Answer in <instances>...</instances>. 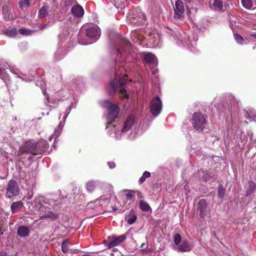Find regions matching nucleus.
I'll use <instances>...</instances> for the list:
<instances>
[{"instance_id":"nucleus-1","label":"nucleus","mask_w":256,"mask_h":256,"mask_svg":"<svg viewBox=\"0 0 256 256\" xmlns=\"http://www.w3.org/2000/svg\"><path fill=\"white\" fill-rule=\"evenodd\" d=\"M39 154L40 152L38 148V144L32 142H26L24 145L20 147L18 151V156H20L28 154L37 155Z\"/></svg>"},{"instance_id":"nucleus-2","label":"nucleus","mask_w":256,"mask_h":256,"mask_svg":"<svg viewBox=\"0 0 256 256\" xmlns=\"http://www.w3.org/2000/svg\"><path fill=\"white\" fill-rule=\"evenodd\" d=\"M191 122L196 130L202 131L205 128L206 120L202 114L196 112L192 115Z\"/></svg>"},{"instance_id":"nucleus-3","label":"nucleus","mask_w":256,"mask_h":256,"mask_svg":"<svg viewBox=\"0 0 256 256\" xmlns=\"http://www.w3.org/2000/svg\"><path fill=\"white\" fill-rule=\"evenodd\" d=\"M20 188L17 182L14 180H10L6 186V197L7 198L16 197L19 195Z\"/></svg>"},{"instance_id":"nucleus-4","label":"nucleus","mask_w":256,"mask_h":256,"mask_svg":"<svg viewBox=\"0 0 256 256\" xmlns=\"http://www.w3.org/2000/svg\"><path fill=\"white\" fill-rule=\"evenodd\" d=\"M135 122V116L132 114H130L126 118L122 128H120L114 132L115 136L118 139L121 137L122 132L128 131L132 127Z\"/></svg>"},{"instance_id":"nucleus-5","label":"nucleus","mask_w":256,"mask_h":256,"mask_svg":"<svg viewBox=\"0 0 256 256\" xmlns=\"http://www.w3.org/2000/svg\"><path fill=\"white\" fill-rule=\"evenodd\" d=\"M150 108L151 113L154 117L160 114L162 110V102L158 96L152 100L150 104Z\"/></svg>"},{"instance_id":"nucleus-6","label":"nucleus","mask_w":256,"mask_h":256,"mask_svg":"<svg viewBox=\"0 0 256 256\" xmlns=\"http://www.w3.org/2000/svg\"><path fill=\"white\" fill-rule=\"evenodd\" d=\"M39 216L40 220H44L47 218L50 219H56L58 218V214L50 212L49 208L42 204L39 208Z\"/></svg>"},{"instance_id":"nucleus-7","label":"nucleus","mask_w":256,"mask_h":256,"mask_svg":"<svg viewBox=\"0 0 256 256\" xmlns=\"http://www.w3.org/2000/svg\"><path fill=\"white\" fill-rule=\"evenodd\" d=\"M102 106L105 108H107L108 114L106 116V129H108L112 123V102L109 100H106L103 102Z\"/></svg>"},{"instance_id":"nucleus-8","label":"nucleus","mask_w":256,"mask_h":256,"mask_svg":"<svg viewBox=\"0 0 256 256\" xmlns=\"http://www.w3.org/2000/svg\"><path fill=\"white\" fill-rule=\"evenodd\" d=\"M174 18H180L182 17H183L184 13V4L181 0H178L176 2L175 6L174 7Z\"/></svg>"},{"instance_id":"nucleus-9","label":"nucleus","mask_w":256,"mask_h":256,"mask_svg":"<svg viewBox=\"0 0 256 256\" xmlns=\"http://www.w3.org/2000/svg\"><path fill=\"white\" fill-rule=\"evenodd\" d=\"M86 35L95 40H98L100 35V30L98 26L90 27L86 29Z\"/></svg>"},{"instance_id":"nucleus-10","label":"nucleus","mask_w":256,"mask_h":256,"mask_svg":"<svg viewBox=\"0 0 256 256\" xmlns=\"http://www.w3.org/2000/svg\"><path fill=\"white\" fill-rule=\"evenodd\" d=\"M136 219L137 216L133 210H131L125 214L124 220L129 224H133Z\"/></svg>"},{"instance_id":"nucleus-11","label":"nucleus","mask_w":256,"mask_h":256,"mask_svg":"<svg viewBox=\"0 0 256 256\" xmlns=\"http://www.w3.org/2000/svg\"><path fill=\"white\" fill-rule=\"evenodd\" d=\"M207 207V203L204 199L200 200L198 206V210L200 212V216L204 218L206 216V210Z\"/></svg>"},{"instance_id":"nucleus-12","label":"nucleus","mask_w":256,"mask_h":256,"mask_svg":"<svg viewBox=\"0 0 256 256\" xmlns=\"http://www.w3.org/2000/svg\"><path fill=\"white\" fill-rule=\"evenodd\" d=\"M192 246L190 243L186 240H182V243L180 244L178 248V250L179 252H189L191 250Z\"/></svg>"},{"instance_id":"nucleus-13","label":"nucleus","mask_w":256,"mask_h":256,"mask_svg":"<svg viewBox=\"0 0 256 256\" xmlns=\"http://www.w3.org/2000/svg\"><path fill=\"white\" fill-rule=\"evenodd\" d=\"M72 14L76 17L80 18L84 14L83 8L79 4L73 6L71 9Z\"/></svg>"},{"instance_id":"nucleus-14","label":"nucleus","mask_w":256,"mask_h":256,"mask_svg":"<svg viewBox=\"0 0 256 256\" xmlns=\"http://www.w3.org/2000/svg\"><path fill=\"white\" fill-rule=\"evenodd\" d=\"M2 14L4 16V20L6 21H8L14 18L12 12L7 6H2Z\"/></svg>"},{"instance_id":"nucleus-15","label":"nucleus","mask_w":256,"mask_h":256,"mask_svg":"<svg viewBox=\"0 0 256 256\" xmlns=\"http://www.w3.org/2000/svg\"><path fill=\"white\" fill-rule=\"evenodd\" d=\"M30 230V228L26 226H20L17 230L18 235L21 238H26L28 236Z\"/></svg>"},{"instance_id":"nucleus-16","label":"nucleus","mask_w":256,"mask_h":256,"mask_svg":"<svg viewBox=\"0 0 256 256\" xmlns=\"http://www.w3.org/2000/svg\"><path fill=\"white\" fill-rule=\"evenodd\" d=\"M124 86L125 84L124 82H121L120 85L119 96L122 100H127L129 98L128 93L125 89Z\"/></svg>"},{"instance_id":"nucleus-17","label":"nucleus","mask_w":256,"mask_h":256,"mask_svg":"<svg viewBox=\"0 0 256 256\" xmlns=\"http://www.w3.org/2000/svg\"><path fill=\"white\" fill-rule=\"evenodd\" d=\"M126 238V236L122 234L120 236H113V252H116V248L114 247L124 242Z\"/></svg>"},{"instance_id":"nucleus-18","label":"nucleus","mask_w":256,"mask_h":256,"mask_svg":"<svg viewBox=\"0 0 256 256\" xmlns=\"http://www.w3.org/2000/svg\"><path fill=\"white\" fill-rule=\"evenodd\" d=\"M144 59L147 63L154 64L155 63L156 57L152 53L146 52L144 54Z\"/></svg>"},{"instance_id":"nucleus-19","label":"nucleus","mask_w":256,"mask_h":256,"mask_svg":"<svg viewBox=\"0 0 256 256\" xmlns=\"http://www.w3.org/2000/svg\"><path fill=\"white\" fill-rule=\"evenodd\" d=\"M24 206V204L21 201L14 202L10 206V210L12 214L18 212Z\"/></svg>"},{"instance_id":"nucleus-20","label":"nucleus","mask_w":256,"mask_h":256,"mask_svg":"<svg viewBox=\"0 0 256 256\" xmlns=\"http://www.w3.org/2000/svg\"><path fill=\"white\" fill-rule=\"evenodd\" d=\"M49 7L47 5L43 6L39 10L38 16L40 18H42L48 14Z\"/></svg>"},{"instance_id":"nucleus-21","label":"nucleus","mask_w":256,"mask_h":256,"mask_svg":"<svg viewBox=\"0 0 256 256\" xmlns=\"http://www.w3.org/2000/svg\"><path fill=\"white\" fill-rule=\"evenodd\" d=\"M234 37L236 42L239 44L242 45L247 43V40L238 33L234 32Z\"/></svg>"},{"instance_id":"nucleus-22","label":"nucleus","mask_w":256,"mask_h":256,"mask_svg":"<svg viewBox=\"0 0 256 256\" xmlns=\"http://www.w3.org/2000/svg\"><path fill=\"white\" fill-rule=\"evenodd\" d=\"M256 189V185L254 182H248V188H247L246 194V196H248L254 193Z\"/></svg>"},{"instance_id":"nucleus-23","label":"nucleus","mask_w":256,"mask_h":256,"mask_svg":"<svg viewBox=\"0 0 256 256\" xmlns=\"http://www.w3.org/2000/svg\"><path fill=\"white\" fill-rule=\"evenodd\" d=\"M98 186L97 183L94 181H90L86 184V190L89 192H92Z\"/></svg>"},{"instance_id":"nucleus-24","label":"nucleus","mask_w":256,"mask_h":256,"mask_svg":"<svg viewBox=\"0 0 256 256\" xmlns=\"http://www.w3.org/2000/svg\"><path fill=\"white\" fill-rule=\"evenodd\" d=\"M140 210L144 212H148L151 210V208L149 204L143 200H140L139 204Z\"/></svg>"},{"instance_id":"nucleus-25","label":"nucleus","mask_w":256,"mask_h":256,"mask_svg":"<svg viewBox=\"0 0 256 256\" xmlns=\"http://www.w3.org/2000/svg\"><path fill=\"white\" fill-rule=\"evenodd\" d=\"M125 0H113V4L117 8L123 9L125 8Z\"/></svg>"},{"instance_id":"nucleus-26","label":"nucleus","mask_w":256,"mask_h":256,"mask_svg":"<svg viewBox=\"0 0 256 256\" xmlns=\"http://www.w3.org/2000/svg\"><path fill=\"white\" fill-rule=\"evenodd\" d=\"M212 5L214 6V8L217 10H223V4L220 0H214Z\"/></svg>"},{"instance_id":"nucleus-27","label":"nucleus","mask_w":256,"mask_h":256,"mask_svg":"<svg viewBox=\"0 0 256 256\" xmlns=\"http://www.w3.org/2000/svg\"><path fill=\"white\" fill-rule=\"evenodd\" d=\"M69 242L68 240H64L61 245V249L64 253H67L69 250L68 248Z\"/></svg>"},{"instance_id":"nucleus-28","label":"nucleus","mask_w":256,"mask_h":256,"mask_svg":"<svg viewBox=\"0 0 256 256\" xmlns=\"http://www.w3.org/2000/svg\"><path fill=\"white\" fill-rule=\"evenodd\" d=\"M242 4L243 6L246 9L252 8V0H242Z\"/></svg>"},{"instance_id":"nucleus-29","label":"nucleus","mask_w":256,"mask_h":256,"mask_svg":"<svg viewBox=\"0 0 256 256\" xmlns=\"http://www.w3.org/2000/svg\"><path fill=\"white\" fill-rule=\"evenodd\" d=\"M150 172L148 171H145L143 174L142 176L140 178L138 182L140 184H142L146 180V178H148L150 177Z\"/></svg>"},{"instance_id":"nucleus-30","label":"nucleus","mask_w":256,"mask_h":256,"mask_svg":"<svg viewBox=\"0 0 256 256\" xmlns=\"http://www.w3.org/2000/svg\"><path fill=\"white\" fill-rule=\"evenodd\" d=\"M103 244L108 248H112V238L110 236H108L107 240H104L103 241Z\"/></svg>"},{"instance_id":"nucleus-31","label":"nucleus","mask_w":256,"mask_h":256,"mask_svg":"<svg viewBox=\"0 0 256 256\" xmlns=\"http://www.w3.org/2000/svg\"><path fill=\"white\" fill-rule=\"evenodd\" d=\"M225 194V188L222 185L220 184L218 188V196L222 198Z\"/></svg>"},{"instance_id":"nucleus-32","label":"nucleus","mask_w":256,"mask_h":256,"mask_svg":"<svg viewBox=\"0 0 256 256\" xmlns=\"http://www.w3.org/2000/svg\"><path fill=\"white\" fill-rule=\"evenodd\" d=\"M120 112V108L119 106L114 104H113V119L116 118Z\"/></svg>"},{"instance_id":"nucleus-33","label":"nucleus","mask_w":256,"mask_h":256,"mask_svg":"<svg viewBox=\"0 0 256 256\" xmlns=\"http://www.w3.org/2000/svg\"><path fill=\"white\" fill-rule=\"evenodd\" d=\"M182 241V238L179 234H175L174 236V242L175 244L178 246Z\"/></svg>"},{"instance_id":"nucleus-34","label":"nucleus","mask_w":256,"mask_h":256,"mask_svg":"<svg viewBox=\"0 0 256 256\" xmlns=\"http://www.w3.org/2000/svg\"><path fill=\"white\" fill-rule=\"evenodd\" d=\"M35 30H28L27 29L25 28H20L19 30V32L23 35H30L33 32H34Z\"/></svg>"},{"instance_id":"nucleus-35","label":"nucleus","mask_w":256,"mask_h":256,"mask_svg":"<svg viewBox=\"0 0 256 256\" xmlns=\"http://www.w3.org/2000/svg\"><path fill=\"white\" fill-rule=\"evenodd\" d=\"M6 33L8 36L13 37L17 34V30L15 28H14L10 30H7Z\"/></svg>"},{"instance_id":"nucleus-36","label":"nucleus","mask_w":256,"mask_h":256,"mask_svg":"<svg viewBox=\"0 0 256 256\" xmlns=\"http://www.w3.org/2000/svg\"><path fill=\"white\" fill-rule=\"evenodd\" d=\"M126 209L125 208H124V206H122L120 208H119L117 206H116L114 208H113V212H117L118 213L122 214V213L126 211Z\"/></svg>"},{"instance_id":"nucleus-37","label":"nucleus","mask_w":256,"mask_h":256,"mask_svg":"<svg viewBox=\"0 0 256 256\" xmlns=\"http://www.w3.org/2000/svg\"><path fill=\"white\" fill-rule=\"evenodd\" d=\"M130 47V42L126 41V42H124V46H122V48L123 51H126L127 50H128L129 49Z\"/></svg>"},{"instance_id":"nucleus-38","label":"nucleus","mask_w":256,"mask_h":256,"mask_svg":"<svg viewBox=\"0 0 256 256\" xmlns=\"http://www.w3.org/2000/svg\"><path fill=\"white\" fill-rule=\"evenodd\" d=\"M126 191L128 192L126 194V197L128 200H130L134 197V194L130 192V190H126Z\"/></svg>"},{"instance_id":"nucleus-39","label":"nucleus","mask_w":256,"mask_h":256,"mask_svg":"<svg viewBox=\"0 0 256 256\" xmlns=\"http://www.w3.org/2000/svg\"><path fill=\"white\" fill-rule=\"evenodd\" d=\"M108 91V93L110 94L111 92L112 91V79H110L109 80Z\"/></svg>"},{"instance_id":"nucleus-40","label":"nucleus","mask_w":256,"mask_h":256,"mask_svg":"<svg viewBox=\"0 0 256 256\" xmlns=\"http://www.w3.org/2000/svg\"><path fill=\"white\" fill-rule=\"evenodd\" d=\"M6 70L4 68H2L0 66V78L4 80V76H5Z\"/></svg>"},{"instance_id":"nucleus-41","label":"nucleus","mask_w":256,"mask_h":256,"mask_svg":"<svg viewBox=\"0 0 256 256\" xmlns=\"http://www.w3.org/2000/svg\"><path fill=\"white\" fill-rule=\"evenodd\" d=\"M34 196V193H33V192L32 191H30V192H28V194H27V199L28 200H30L32 196Z\"/></svg>"},{"instance_id":"nucleus-42","label":"nucleus","mask_w":256,"mask_h":256,"mask_svg":"<svg viewBox=\"0 0 256 256\" xmlns=\"http://www.w3.org/2000/svg\"><path fill=\"white\" fill-rule=\"evenodd\" d=\"M116 54H118V56H120V57L122 56V54H121V52L119 50H116Z\"/></svg>"},{"instance_id":"nucleus-43","label":"nucleus","mask_w":256,"mask_h":256,"mask_svg":"<svg viewBox=\"0 0 256 256\" xmlns=\"http://www.w3.org/2000/svg\"><path fill=\"white\" fill-rule=\"evenodd\" d=\"M47 25H48L47 24L42 25V26H40V30H44V28H46Z\"/></svg>"},{"instance_id":"nucleus-44","label":"nucleus","mask_w":256,"mask_h":256,"mask_svg":"<svg viewBox=\"0 0 256 256\" xmlns=\"http://www.w3.org/2000/svg\"><path fill=\"white\" fill-rule=\"evenodd\" d=\"M0 256H7V253L6 252H0Z\"/></svg>"},{"instance_id":"nucleus-45","label":"nucleus","mask_w":256,"mask_h":256,"mask_svg":"<svg viewBox=\"0 0 256 256\" xmlns=\"http://www.w3.org/2000/svg\"><path fill=\"white\" fill-rule=\"evenodd\" d=\"M50 202V204H52V202H53L54 204H52L54 206H57L58 204V203H56L54 200H52V201Z\"/></svg>"},{"instance_id":"nucleus-46","label":"nucleus","mask_w":256,"mask_h":256,"mask_svg":"<svg viewBox=\"0 0 256 256\" xmlns=\"http://www.w3.org/2000/svg\"><path fill=\"white\" fill-rule=\"evenodd\" d=\"M137 194H138V198H142L143 197L142 196V194L140 192L138 191Z\"/></svg>"},{"instance_id":"nucleus-47","label":"nucleus","mask_w":256,"mask_h":256,"mask_svg":"<svg viewBox=\"0 0 256 256\" xmlns=\"http://www.w3.org/2000/svg\"><path fill=\"white\" fill-rule=\"evenodd\" d=\"M184 1H185L187 3H191L192 1V0H184Z\"/></svg>"},{"instance_id":"nucleus-48","label":"nucleus","mask_w":256,"mask_h":256,"mask_svg":"<svg viewBox=\"0 0 256 256\" xmlns=\"http://www.w3.org/2000/svg\"><path fill=\"white\" fill-rule=\"evenodd\" d=\"M108 165L109 166H110V168H112V164H111V162H108Z\"/></svg>"},{"instance_id":"nucleus-49","label":"nucleus","mask_w":256,"mask_h":256,"mask_svg":"<svg viewBox=\"0 0 256 256\" xmlns=\"http://www.w3.org/2000/svg\"><path fill=\"white\" fill-rule=\"evenodd\" d=\"M253 38H256V34H252L251 35Z\"/></svg>"},{"instance_id":"nucleus-50","label":"nucleus","mask_w":256,"mask_h":256,"mask_svg":"<svg viewBox=\"0 0 256 256\" xmlns=\"http://www.w3.org/2000/svg\"><path fill=\"white\" fill-rule=\"evenodd\" d=\"M2 227L0 226V235L2 234Z\"/></svg>"},{"instance_id":"nucleus-51","label":"nucleus","mask_w":256,"mask_h":256,"mask_svg":"<svg viewBox=\"0 0 256 256\" xmlns=\"http://www.w3.org/2000/svg\"><path fill=\"white\" fill-rule=\"evenodd\" d=\"M112 88H113V92L114 91V82H113V87H112Z\"/></svg>"},{"instance_id":"nucleus-52","label":"nucleus","mask_w":256,"mask_h":256,"mask_svg":"<svg viewBox=\"0 0 256 256\" xmlns=\"http://www.w3.org/2000/svg\"><path fill=\"white\" fill-rule=\"evenodd\" d=\"M116 166V164L113 162V166L112 168H114Z\"/></svg>"},{"instance_id":"nucleus-53","label":"nucleus","mask_w":256,"mask_h":256,"mask_svg":"<svg viewBox=\"0 0 256 256\" xmlns=\"http://www.w3.org/2000/svg\"><path fill=\"white\" fill-rule=\"evenodd\" d=\"M59 204H62V202H59Z\"/></svg>"},{"instance_id":"nucleus-54","label":"nucleus","mask_w":256,"mask_h":256,"mask_svg":"<svg viewBox=\"0 0 256 256\" xmlns=\"http://www.w3.org/2000/svg\"><path fill=\"white\" fill-rule=\"evenodd\" d=\"M144 244H142L141 246V247L142 248V246H144Z\"/></svg>"},{"instance_id":"nucleus-55","label":"nucleus","mask_w":256,"mask_h":256,"mask_svg":"<svg viewBox=\"0 0 256 256\" xmlns=\"http://www.w3.org/2000/svg\"><path fill=\"white\" fill-rule=\"evenodd\" d=\"M82 256H88L86 254H82Z\"/></svg>"},{"instance_id":"nucleus-56","label":"nucleus","mask_w":256,"mask_h":256,"mask_svg":"<svg viewBox=\"0 0 256 256\" xmlns=\"http://www.w3.org/2000/svg\"><path fill=\"white\" fill-rule=\"evenodd\" d=\"M19 4H20V6L21 7L20 3V2H19Z\"/></svg>"},{"instance_id":"nucleus-57","label":"nucleus","mask_w":256,"mask_h":256,"mask_svg":"<svg viewBox=\"0 0 256 256\" xmlns=\"http://www.w3.org/2000/svg\"><path fill=\"white\" fill-rule=\"evenodd\" d=\"M110 1V2H112V0H109Z\"/></svg>"},{"instance_id":"nucleus-58","label":"nucleus","mask_w":256,"mask_h":256,"mask_svg":"<svg viewBox=\"0 0 256 256\" xmlns=\"http://www.w3.org/2000/svg\"><path fill=\"white\" fill-rule=\"evenodd\" d=\"M0 178H2L0 177Z\"/></svg>"}]
</instances>
